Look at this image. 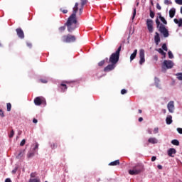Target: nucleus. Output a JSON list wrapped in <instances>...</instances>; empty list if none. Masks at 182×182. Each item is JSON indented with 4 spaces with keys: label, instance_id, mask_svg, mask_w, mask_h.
Returning a JSON list of instances; mask_svg holds the SVG:
<instances>
[{
    "label": "nucleus",
    "instance_id": "obj_1",
    "mask_svg": "<svg viewBox=\"0 0 182 182\" xmlns=\"http://www.w3.org/2000/svg\"><path fill=\"white\" fill-rule=\"evenodd\" d=\"M79 11V3H75L73 9V14L69 16L67 22L65 23V26H67L68 32L72 33L76 28H77V18L76 14Z\"/></svg>",
    "mask_w": 182,
    "mask_h": 182
},
{
    "label": "nucleus",
    "instance_id": "obj_2",
    "mask_svg": "<svg viewBox=\"0 0 182 182\" xmlns=\"http://www.w3.org/2000/svg\"><path fill=\"white\" fill-rule=\"evenodd\" d=\"M122 51V46H119L115 53H112L109 59V63H113L117 65L119 59L120 58V52Z\"/></svg>",
    "mask_w": 182,
    "mask_h": 182
},
{
    "label": "nucleus",
    "instance_id": "obj_3",
    "mask_svg": "<svg viewBox=\"0 0 182 182\" xmlns=\"http://www.w3.org/2000/svg\"><path fill=\"white\" fill-rule=\"evenodd\" d=\"M156 28H159V31L163 34L164 38H168V36L170 35L168 33V30L166 28V26L160 23V20H159V17L156 19Z\"/></svg>",
    "mask_w": 182,
    "mask_h": 182
},
{
    "label": "nucleus",
    "instance_id": "obj_4",
    "mask_svg": "<svg viewBox=\"0 0 182 182\" xmlns=\"http://www.w3.org/2000/svg\"><path fill=\"white\" fill-rule=\"evenodd\" d=\"M61 41L64 43H72V42L76 41V36L71 34L63 35L61 37Z\"/></svg>",
    "mask_w": 182,
    "mask_h": 182
},
{
    "label": "nucleus",
    "instance_id": "obj_5",
    "mask_svg": "<svg viewBox=\"0 0 182 182\" xmlns=\"http://www.w3.org/2000/svg\"><path fill=\"white\" fill-rule=\"evenodd\" d=\"M174 66V63L171 60H165L162 65V72H166L167 69H172V68Z\"/></svg>",
    "mask_w": 182,
    "mask_h": 182
},
{
    "label": "nucleus",
    "instance_id": "obj_6",
    "mask_svg": "<svg viewBox=\"0 0 182 182\" xmlns=\"http://www.w3.org/2000/svg\"><path fill=\"white\" fill-rule=\"evenodd\" d=\"M143 171V168H140L139 166H135L132 169L129 171V174L131 176H137V174H140Z\"/></svg>",
    "mask_w": 182,
    "mask_h": 182
},
{
    "label": "nucleus",
    "instance_id": "obj_7",
    "mask_svg": "<svg viewBox=\"0 0 182 182\" xmlns=\"http://www.w3.org/2000/svg\"><path fill=\"white\" fill-rule=\"evenodd\" d=\"M153 23H154V21L150 18L146 19V25L147 26V29L149 32V33H153V31L154 28L153 27Z\"/></svg>",
    "mask_w": 182,
    "mask_h": 182
},
{
    "label": "nucleus",
    "instance_id": "obj_8",
    "mask_svg": "<svg viewBox=\"0 0 182 182\" xmlns=\"http://www.w3.org/2000/svg\"><path fill=\"white\" fill-rule=\"evenodd\" d=\"M139 65H143L146 62V58H144V50L141 49L139 50Z\"/></svg>",
    "mask_w": 182,
    "mask_h": 182
},
{
    "label": "nucleus",
    "instance_id": "obj_9",
    "mask_svg": "<svg viewBox=\"0 0 182 182\" xmlns=\"http://www.w3.org/2000/svg\"><path fill=\"white\" fill-rule=\"evenodd\" d=\"M88 1L87 0H80V8L78 7V11H79V15H82L83 14V7L86 4H87Z\"/></svg>",
    "mask_w": 182,
    "mask_h": 182
},
{
    "label": "nucleus",
    "instance_id": "obj_10",
    "mask_svg": "<svg viewBox=\"0 0 182 182\" xmlns=\"http://www.w3.org/2000/svg\"><path fill=\"white\" fill-rule=\"evenodd\" d=\"M116 68V64H109L104 68V72H112V70H114Z\"/></svg>",
    "mask_w": 182,
    "mask_h": 182
},
{
    "label": "nucleus",
    "instance_id": "obj_11",
    "mask_svg": "<svg viewBox=\"0 0 182 182\" xmlns=\"http://www.w3.org/2000/svg\"><path fill=\"white\" fill-rule=\"evenodd\" d=\"M16 32L17 33V36L20 39H23V38H25V34L23 33V31L22 30V28H16Z\"/></svg>",
    "mask_w": 182,
    "mask_h": 182
},
{
    "label": "nucleus",
    "instance_id": "obj_12",
    "mask_svg": "<svg viewBox=\"0 0 182 182\" xmlns=\"http://www.w3.org/2000/svg\"><path fill=\"white\" fill-rule=\"evenodd\" d=\"M167 108L170 113H173L174 112V102L173 101L169 102L167 105Z\"/></svg>",
    "mask_w": 182,
    "mask_h": 182
},
{
    "label": "nucleus",
    "instance_id": "obj_13",
    "mask_svg": "<svg viewBox=\"0 0 182 182\" xmlns=\"http://www.w3.org/2000/svg\"><path fill=\"white\" fill-rule=\"evenodd\" d=\"M65 83H69L68 81H63L59 86L60 89L61 90V92H65L66 90H68V85H66Z\"/></svg>",
    "mask_w": 182,
    "mask_h": 182
},
{
    "label": "nucleus",
    "instance_id": "obj_14",
    "mask_svg": "<svg viewBox=\"0 0 182 182\" xmlns=\"http://www.w3.org/2000/svg\"><path fill=\"white\" fill-rule=\"evenodd\" d=\"M154 42H155L156 46L159 45L161 42L160 33H159L158 32L155 33Z\"/></svg>",
    "mask_w": 182,
    "mask_h": 182
},
{
    "label": "nucleus",
    "instance_id": "obj_15",
    "mask_svg": "<svg viewBox=\"0 0 182 182\" xmlns=\"http://www.w3.org/2000/svg\"><path fill=\"white\" fill-rule=\"evenodd\" d=\"M176 151L174 148H171L168 150V156H169V157H174V155L173 154H176Z\"/></svg>",
    "mask_w": 182,
    "mask_h": 182
},
{
    "label": "nucleus",
    "instance_id": "obj_16",
    "mask_svg": "<svg viewBox=\"0 0 182 182\" xmlns=\"http://www.w3.org/2000/svg\"><path fill=\"white\" fill-rule=\"evenodd\" d=\"M23 156H25V149H21L16 156V159H21Z\"/></svg>",
    "mask_w": 182,
    "mask_h": 182
},
{
    "label": "nucleus",
    "instance_id": "obj_17",
    "mask_svg": "<svg viewBox=\"0 0 182 182\" xmlns=\"http://www.w3.org/2000/svg\"><path fill=\"white\" fill-rule=\"evenodd\" d=\"M34 104L36 106H41V105H42V100L40 97H37L34 99Z\"/></svg>",
    "mask_w": 182,
    "mask_h": 182
},
{
    "label": "nucleus",
    "instance_id": "obj_18",
    "mask_svg": "<svg viewBox=\"0 0 182 182\" xmlns=\"http://www.w3.org/2000/svg\"><path fill=\"white\" fill-rule=\"evenodd\" d=\"M158 142L159 141H157V139H156L155 137H150L148 139V143L151 144H157Z\"/></svg>",
    "mask_w": 182,
    "mask_h": 182
},
{
    "label": "nucleus",
    "instance_id": "obj_19",
    "mask_svg": "<svg viewBox=\"0 0 182 182\" xmlns=\"http://www.w3.org/2000/svg\"><path fill=\"white\" fill-rule=\"evenodd\" d=\"M166 124H171L173 123V117L168 115L166 119Z\"/></svg>",
    "mask_w": 182,
    "mask_h": 182
},
{
    "label": "nucleus",
    "instance_id": "obj_20",
    "mask_svg": "<svg viewBox=\"0 0 182 182\" xmlns=\"http://www.w3.org/2000/svg\"><path fill=\"white\" fill-rule=\"evenodd\" d=\"M176 15V9L173 8L169 10V16L170 18H174Z\"/></svg>",
    "mask_w": 182,
    "mask_h": 182
},
{
    "label": "nucleus",
    "instance_id": "obj_21",
    "mask_svg": "<svg viewBox=\"0 0 182 182\" xmlns=\"http://www.w3.org/2000/svg\"><path fill=\"white\" fill-rule=\"evenodd\" d=\"M136 56H137V49L134 50V53L131 54L130 55V60H134V59H136Z\"/></svg>",
    "mask_w": 182,
    "mask_h": 182
},
{
    "label": "nucleus",
    "instance_id": "obj_22",
    "mask_svg": "<svg viewBox=\"0 0 182 182\" xmlns=\"http://www.w3.org/2000/svg\"><path fill=\"white\" fill-rule=\"evenodd\" d=\"M120 164V161L119 159L114 161L112 162H110L109 164V166H119Z\"/></svg>",
    "mask_w": 182,
    "mask_h": 182
},
{
    "label": "nucleus",
    "instance_id": "obj_23",
    "mask_svg": "<svg viewBox=\"0 0 182 182\" xmlns=\"http://www.w3.org/2000/svg\"><path fill=\"white\" fill-rule=\"evenodd\" d=\"M154 82L155 86H156V87H160V80L157 77H155Z\"/></svg>",
    "mask_w": 182,
    "mask_h": 182
},
{
    "label": "nucleus",
    "instance_id": "obj_24",
    "mask_svg": "<svg viewBox=\"0 0 182 182\" xmlns=\"http://www.w3.org/2000/svg\"><path fill=\"white\" fill-rule=\"evenodd\" d=\"M33 156H35V152L34 151H30L27 154V157L28 159H32V157H33Z\"/></svg>",
    "mask_w": 182,
    "mask_h": 182
},
{
    "label": "nucleus",
    "instance_id": "obj_25",
    "mask_svg": "<svg viewBox=\"0 0 182 182\" xmlns=\"http://www.w3.org/2000/svg\"><path fill=\"white\" fill-rule=\"evenodd\" d=\"M156 50L157 52H159V53H161V54L162 55V56L166 57V52H164V51L163 50V49H161V48H158V49H156Z\"/></svg>",
    "mask_w": 182,
    "mask_h": 182
},
{
    "label": "nucleus",
    "instance_id": "obj_26",
    "mask_svg": "<svg viewBox=\"0 0 182 182\" xmlns=\"http://www.w3.org/2000/svg\"><path fill=\"white\" fill-rule=\"evenodd\" d=\"M171 143L173 144V146H180V142L177 139L172 140Z\"/></svg>",
    "mask_w": 182,
    "mask_h": 182
},
{
    "label": "nucleus",
    "instance_id": "obj_27",
    "mask_svg": "<svg viewBox=\"0 0 182 182\" xmlns=\"http://www.w3.org/2000/svg\"><path fill=\"white\" fill-rule=\"evenodd\" d=\"M28 182H41V179L39 178H30Z\"/></svg>",
    "mask_w": 182,
    "mask_h": 182
},
{
    "label": "nucleus",
    "instance_id": "obj_28",
    "mask_svg": "<svg viewBox=\"0 0 182 182\" xmlns=\"http://www.w3.org/2000/svg\"><path fill=\"white\" fill-rule=\"evenodd\" d=\"M162 23L164 24V25H167V21L166 20V18H164V17L163 16H160V18H159Z\"/></svg>",
    "mask_w": 182,
    "mask_h": 182
},
{
    "label": "nucleus",
    "instance_id": "obj_29",
    "mask_svg": "<svg viewBox=\"0 0 182 182\" xmlns=\"http://www.w3.org/2000/svg\"><path fill=\"white\" fill-rule=\"evenodd\" d=\"M176 76H177V79H178V80H182V73L176 74Z\"/></svg>",
    "mask_w": 182,
    "mask_h": 182
},
{
    "label": "nucleus",
    "instance_id": "obj_30",
    "mask_svg": "<svg viewBox=\"0 0 182 182\" xmlns=\"http://www.w3.org/2000/svg\"><path fill=\"white\" fill-rule=\"evenodd\" d=\"M6 106H7V112H11L12 105H11V103L9 102V103H7Z\"/></svg>",
    "mask_w": 182,
    "mask_h": 182
},
{
    "label": "nucleus",
    "instance_id": "obj_31",
    "mask_svg": "<svg viewBox=\"0 0 182 182\" xmlns=\"http://www.w3.org/2000/svg\"><path fill=\"white\" fill-rule=\"evenodd\" d=\"M162 49H163L164 50H165V52H167V50H168V49L167 48V44L164 43V44L162 45Z\"/></svg>",
    "mask_w": 182,
    "mask_h": 182
},
{
    "label": "nucleus",
    "instance_id": "obj_32",
    "mask_svg": "<svg viewBox=\"0 0 182 182\" xmlns=\"http://www.w3.org/2000/svg\"><path fill=\"white\" fill-rule=\"evenodd\" d=\"M50 147H51V149H56V147H58V143H52L51 144H50Z\"/></svg>",
    "mask_w": 182,
    "mask_h": 182
},
{
    "label": "nucleus",
    "instance_id": "obj_33",
    "mask_svg": "<svg viewBox=\"0 0 182 182\" xmlns=\"http://www.w3.org/2000/svg\"><path fill=\"white\" fill-rule=\"evenodd\" d=\"M168 55L169 59H173V58H174V55H173V53L171 51H168Z\"/></svg>",
    "mask_w": 182,
    "mask_h": 182
},
{
    "label": "nucleus",
    "instance_id": "obj_34",
    "mask_svg": "<svg viewBox=\"0 0 182 182\" xmlns=\"http://www.w3.org/2000/svg\"><path fill=\"white\" fill-rule=\"evenodd\" d=\"M14 135H15V132L14 130H11L9 136L10 139H12V137H14Z\"/></svg>",
    "mask_w": 182,
    "mask_h": 182
},
{
    "label": "nucleus",
    "instance_id": "obj_35",
    "mask_svg": "<svg viewBox=\"0 0 182 182\" xmlns=\"http://www.w3.org/2000/svg\"><path fill=\"white\" fill-rule=\"evenodd\" d=\"M154 11L150 10V14H149V16L150 17L153 19V18H154Z\"/></svg>",
    "mask_w": 182,
    "mask_h": 182
},
{
    "label": "nucleus",
    "instance_id": "obj_36",
    "mask_svg": "<svg viewBox=\"0 0 182 182\" xmlns=\"http://www.w3.org/2000/svg\"><path fill=\"white\" fill-rule=\"evenodd\" d=\"M30 177L31 178H35V177H36V172L31 173V175H30Z\"/></svg>",
    "mask_w": 182,
    "mask_h": 182
},
{
    "label": "nucleus",
    "instance_id": "obj_37",
    "mask_svg": "<svg viewBox=\"0 0 182 182\" xmlns=\"http://www.w3.org/2000/svg\"><path fill=\"white\" fill-rule=\"evenodd\" d=\"M60 32H63L65 29H66V27L65 26L60 27L59 28Z\"/></svg>",
    "mask_w": 182,
    "mask_h": 182
},
{
    "label": "nucleus",
    "instance_id": "obj_38",
    "mask_svg": "<svg viewBox=\"0 0 182 182\" xmlns=\"http://www.w3.org/2000/svg\"><path fill=\"white\" fill-rule=\"evenodd\" d=\"M105 60H101L100 63H98V66H103L105 65Z\"/></svg>",
    "mask_w": 182,
    "mask_h": 182
},
{
    "label": "nucleus",
    "instance_id": "obj_39",
    "mask_svg": "<svg viewBox=\"0 0 182 182\" xmlns=\"http://www.w3.org/2000/svg\"><path fill=\"white\" fill-rule=\"evenodd\" d=\"M165 5H171V1L170 0H164Z\"/></svg>",
    "mask_w": 182,
    "mask_h": 182
},
{
    "label": "nucleus",
    "instance_id": "obj_40",
    "mask_svg": "<svg viewBox=\"0 0 182 182\" xmlns=\"http://www.w3.org/2000/svg\"><path fill=\"white\" fill-rule=\"evenodd\" d=\"M26 143V141L25 139H23L21 143H20V146H25V144Z\"/></svg>",
    "mask_w": 182,
    "mask_h": 182
},
{
    "label": "nucleus",
    "instance_id": "obj_41",
    "mask_svg": "<svg viewBox=\"0 0 182 182\" xmlns=\"http://www.w3.org/2000/svg\"><path fill=\"white\" fill-rule=\"evenodd\" d=\"M175 2L178 5H182V0H175Z\"/></svg>",
    "mask_w": 182,
    "mask_h": 182
},
{
    "label": "nucleus",
    "instance_id": "obj_42",
    "mask_svg": "<svg viewBox=\"0 0 182 182\" xmlns=\"http://www.w3.org/2000/svg\"><path fill=\"white\" fill-rule=\"evenodd\" d=\"M16 171H18V167H16L14 169L12 170V174H16Z\"/></svg>",
    "mask_w": 182,
    "mask_h": 182
},
{
    "label": "nucleus",
    "instance_id": "obj_43",
    "mask_svg": "<svg viewBox=\"0 0 182 182\" xmlns=\"http://www.w3.org/2000/svg\"><path fill=\"white\" fill-rule=\"evenodd\" d=\"M157 133H159V127H156L154 129V134H157Z\"/></svg>",
    "mask_w": 182,
    "mask_h": 182
},
{
    "label": "nucleus",
    "instance_id": "obj_44",
    "mask_svg": "<svg viewBox=\"0 0 182 182\" xmlns=\"http://www.w3.org/2000/svg\"><path fill=\"white\" fill-rule=\"evenodd\" d=\"M136 18V8H134V12H133V16H132V20Z\"/></svg>",
    "mask_w": 182,
    "mask_h": 182
},
{
    "label": "nucleus",
    "instance_id": "obj_45",
    "mask_svg": "<svg viewBox=\"0 0 182 182\" xmlns=\"http://www.w3.org/2000/svg\"><path fill=\"white\" fill-rule=\"evenodd\" d=\"M147 133L149 134H153V131L151 130V129L149 128L147 130H146Z\"/></svg>",
    "mask_w": 182,
    "mask_h": 182
},
{
    "label": "nucleus",
    "instance_id": "obj_46",
    "mask_svg": "<svg viewBox=\"0 0 182 182\" xmlns=\"http://www.w3.org/2000/svg\"><path fill=\"white\" fill-rule=\"evenodd\" d=\"M0 116L1 117H5V114H4V111H2V109H0Z\"/></svg>",
    "mask_w": 182,
    "mask_h": 182
},
{
    "label": "nucleus",
    "instance_id": "obj_47",
    "mask_svg": "<svg viewBox=\"0 0 182 182\" xmlns=\"http://www.w3.org/2000/svg\"><path fill=\"white\" fill-rule=\"evenodd\" d=\"M40 82H41V83H48V80L41 79Z\"/></svg>",
    "mask_w": 182,
    "mask_h": 182
},
{
    "label": "nucleus",
    "instance_id": "obj_48",
    "mask_svg": "<svg viewBox=\"0 0 182 182\" xmlns=\"http://www.w3.org/2000/svg\"><path fill=\"white\" fill-rule=\"evenodd\" d=\"M121 93H122V95H126V93H127V90H126L125 89H122V90H121Z\"/></svg>",
    "mask_w": 182,
    "mask_h": 182
},
{
    "label": "nucleus",
    "instance_id": "obj_49",
    "mask_svg": "<svg viewBox=\"0 0 182 182\" xmlns=\"http://www.w3.org/2000/svg\"><path fill=\"white\" fill-rule=\"evenodd\" d=\"M39 147V144H38V143H36V145H35V146H34V148H33V151H35V150H37V149Z\"/></svg>",
    "mask_w": 182,
    "mask_h": 182
},
{
    "label": "nucleus",
    "instance_id": "obj_50",
    "mask_svg": "<svg viewBox=\"0 0 182 182\" xmlns=\"http://www.w3.org/2000/svg\"><path fill=\"white\" fill-rule=\"evenodd\" d=\"M156 9H159V11H161V6L159 3L156 4Z\"/></svg>",
    "mask_w": 182,
    "mask_h": 182
},
{
    "label": "nucleus",
    "instance_id": "obj_51",
    "mask_svg": "<svg viewBox=\"0 0 182 182\" xmlns=\"http://www.w3.org/2000/svg\"><path fill=\"white\" fill-rule=\"evenodd\" d=\"M178 26L179 27L182 26V18L179 19V23H178Z\"/></svg>",
    "mask_w": 182,
    "mask_h": 182
},
{
    "label": "nucleus",
    "instance_id": "obj_52",
    "mask_svg": "<svg viewBox=\"0 0 182 182\" xmlns=\"http://www.w3.org/2000/svg\"><path fill=\"white\" fill-rule=\"evenodd\" d=\"M177 132L179 133V134H182V128H177Z\"/></svg>",
    "mask_w": 182,
    "mask_h": 182
},
{
    "label": "nucleus",
    "instance_id": "obj_53",
    "mask_svg": "<svg viewBox=\"0 0 182 182\" xmlns=\"http://www.w3.org/2000/svg\"><path fill=\"white\" fill-rule=\"evenodd\" d=\"M151 161H156V160H157V157L154 156L151 157Z\"/></svg>",
    "mask_w": 182,
    "mask_h": 182
},
{
    "label": "nucleus",
    "instance_id": "obj_54",
    "mask_svg": "<svg viewBox=\"0 0 182 182\" xmlns=\"http://www.w3.org/2000/svg\"><path fill=\"white\" fill-rule=\"evenodd\" d=\"M173 21H174L175 23H176V24L178 25V23H179L180 20L178 21V19L174 18V19H173Z\"/></svg>",
    "mask_w": 182,
    "mask_h": 182
},
{
    "label": "nucleus",
    "instance_id": "obj_55",
    "mask_svg": "<svg viewBox=\"0 0 182 182\" xmlns=\"http://www.w3.org/2000/svg\"><path fill=\"white\" fill-rule=\"evenodd\" d=\"M5 182H12V181L11 180V178H7L5 180Z\"/></svg>",
    "mask_w": 182,
    "mask_h": 182
},
{
    "label": "nucleus",
    "instance_id": "obj_56",
    "mask_svg": "<svg viewBox=\"0 0 182 182\" xmlns=\"http://www.w3.org/2000/svg\"><path fill=\"white\" fill-rule=\"evenodd\" d=\"M157 167H158L159 170L163 169V166L161 165H158Z\"/></svg>",
    "mask_w": 182,
    "mask_h": 182
},
{
    "label": "nucleus",
    "instance_id": "obj_57",
    "mask_svg": "<svg viewBox=\"0 0 182 182\" xmlns=\"http://www.w3.org/2000/svg\"><path fill=\"white\" fill-rule=\"evenodd\" d=\"M27 46H28V48H32V43H27Z\"/></svg>",
    "mask_w": 182,
    "mask_h": 182
},
{
    "label": "nucleus",
    "instance_id": "obj_58",
    "mask_svg": "<svg viewBox=\"0 0 182 182\" xmlns=\"http://www.w3.org/2000/svg\"><path fill=\"white\" fill-rule=\"evenodd\" d=\"M33 123H38V119H33Z\"/></svg>",
    "mask_w": 182,
    "mask_h": 182
},
{
    "label": "nucleus",
    "instance_id": "obj_59",
    "mask_svg": "<svg viewBox=\"0 0 182 182\" xmlns=\"http://www.w3.org/2000/svg\"><path fill=\"white\" fill-rule=\"evenodd\" d=\"M62 12L63 14H68V10H63Z\"/></svg>",
    "mask_w": 182,
    "mask_h": 182
},
{
    "label": "nucleus",
    "instance_id": "obj_60",
    "mask_svg": "<svg viewBox=\"0 0 182 182\" xmlns=\"http://www.w3.org/2000/svg\"><path fill=\"white\" fill-rule=\"evenodd\" d=\"M157 15H158L159 19H160V16H161V13H158Z\"/></svg>",
    "mask_w": 182,
    "mask_h": 182
},
{
    "label": "nucleus",
    "instance_id": "obj_61",
    "mask_svg": "<svg viewBox=\"0 0 182 182\" xmlns=\"http://www.w3.org/2000/svg\"><path fill=\"white\" fill-rule=\"evenodd\" d=\"M138 120L139 122H141L143 120V117H139Z\"/></svg>",
    "mask_w": 182,
    "mask_h": 182
},
{
    "label": "nucleus",
    "instance_id": "obj_62",
    "mask_svg": "<svg viewBox=\"0 0 182 182\" xmlns=\"http://www.w3.org/2000/svg\"><path fill=\"white\" fill-rule=\"evenodd\" d=\"M138 112H139V113H140V114H141V113H142L141 109H139V110H138Z\"/></svg>",
    "mask_w": 182,
    "mask_h": 182
},
{
    "label": "nucleus",
    "instance_id": "obj_63",
    "mask_svg": "<svg viewBox=\"0 0 182 182\" xmlns=\"http://www.w3.org/2000/svg\"><path fill=\"white\" fill-rule=\"evenodd\" d=\"M154 59H155L156 60H157V59H158L157 55H155V56H154Z\"/></svg>",
    "mask_w": 182,
    "mask_h": 182
},
{
    "label": "nucleus",
    "instance_id": "obj_64",
    "mask_svg": "<svg viewBox=\"0 0 182 182\" xmlns=\"http://www.w3.org/2000/svg\"><path fill=\"white\" fill-rule=\"evenodd\" d=\"M181 14H182V6L181 7Z\"/></svg>",
    "mask_w": 182,
    "mask_h": 182
}]
</instances>
